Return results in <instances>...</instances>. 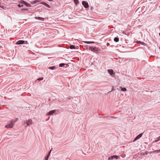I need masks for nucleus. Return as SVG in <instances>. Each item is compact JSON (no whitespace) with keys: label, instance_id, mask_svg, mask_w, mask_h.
Instances as JSON below:
<instances>
[{"label":"nucleus","instance_id":"393cba45","mask_svg":"<svg viewBox=\"0 0 160 160\" xmlns=\"http://www.w3.org/2000/svg\"><path fill=\"white\" fill-rule=\"evenodd\" d=\"M49 157V155H47V156L45 157V160H48Z\"/></svg>","mask_w":160,"mask_h":160},{"label":"nucleus","instance_id":"a211bd4d","mask_svg":"<svg viewBox=\"0 0 160 160\" xmlns=\"http://www.w3.org/2000/svg\"><path fill=\"white\" fill-rule=\"evenodd\" d=\"M69 48L70 49H74L75 48V46L74 45H71L69 46Z\"/></svg>","mask_w":160,"mask_h":160},{"label":"nucleus","instance_id":"412c9836","mask_svg":"<svg viewBox=\"0 0 160 160\" xmlns=\"http://www.w3.org/2000/svg\"><path fill=\"white\" fill-rule=\"evenodd\" d=\"M65 65V64L64 63H60L59 64V66L60 67H62L63 66H64Z\"/></svg>","mask_w":160,"mask_h":160},{"label":"nucleus","instance_id":"2f4dec72","mask_svg":"<svg viewBox=\"0 0 160 160\" xmlns=\"http://www.w3.org/2000/svg\"><path fill=\"white\" fill-rule=\"evenodd\" d=\"M159 48L160 49V47H159Z\"/></svg>","mask_w":160,"mask_h":160},{"label":"nucleus","instance_id":"cd10ccee","mask_svg":"<svg viewBox=\"0 0 160 160\" xmlns=\"http://www.w3.org/2000/svg\"><path fill=\"white\" fill-rule=\"evenodd\" d=\"M23 10H25V11H28V9H27V8H23V9H22V11H23Z\"/></svg>","mask_w":160,"mask_h":160},{"label":"nucleus","instance_id":"bb28decb","mask_svg":"<svg viewBox=\"0 0 160 160\" xmlns=\"http://www.w3.org/2000/svg\"><path fill=\"white\" fill-rule=\"evenodd\" d=\"M26 2H25V1H22V2H21V3H23V4H25V3H26Z\"/></svg>","mask_w":160,"mask_h":160},{"label":"nucleus","instance_id":"0eeeda50","mask_svg":"<svg viewBox=\"0 0 160 160\" xmlns=\"http://www.w3.org/2000/svg\"><path fill=\"white\" fill-rule=\"evenodd\" d=\"M40 4L45 5V6H46V7H47L49 8H51V7L50 5H49L48 4L44 2H41L40 3Z\"/></svg>","mask_w":160,"mask_h":160},{"label":"nucleus","instance_id":"4be33fe9","mask_svg":"<svg viewBox=\"0 0 160 160\" xmlns=\"http://www.w3.org/2000/svg\"><path fill=\"white\" fill-rule=\"evenodd\" d=\"M24 5H25L27 7H30L31 6V5L30 4L27 3V2H26L25 4Z\"/></svg>","mask_w":160,"mask_h":160},{"label":"nucleus","instance_id":"b1692460","mask_svg":"<svg viewBox=\"0 0 160 160\" xmlns=\"http://www.w3.org/2000/svg\"><path fill=\"white\" fill-rule=\"evenodd\" d=\"M127 89L125 88H121V91H125Z\"/></svg>","mask_w":160,"mask_h":160},{"label":"nucleus","instance_id":"5701e85b","mask_svg":"<svg viewBox=\"0 0 160 160\" xmlns=\"http://www.w3.org/2000/svg\"><path fill=\"white\" fill-rule=\"evenodd\" d=\"M153 153H158L160 152V149L158 150H156L153 152Z\"/></svg>","mask_w":160,"mask_h":160},{"label":"nucleus","instance_id":"7ed1b4c3","mask_svg":"<svg viewBox=\"0 0 160 160\" xmlns=\"http://www.w3.org/2000/svg\"><path fill=\"white\" fill-rule=\"evenodd\" d=\"M89 49L92 52H98L99 50V49L96 47L90 46Z\"/></svg>","mask_w":160,"mask_h":160},{"label":"nucleus","instance_id":"dca6fc26","mask_svg":"<svg viewBox=\"0 0 160 160\" xmlns=\"http://www.w3.org/2000/svg\"><path fill=\"white\" fill-rule=\"evenodd\" d=\"M84 43L87 44H91L92 43L94 42H89V41H85L84 42Z\"/></svg>","mask_w":160,"mask_h":160},{"label":"nucleus","instance_id":"f8f14e48","mask_svg":"<svg viewBox=\"0 0 160 160\" xmlns=\"http://www.w3.org/2000/svg\"><path fill=\"white\" fill-rule=\"evenodd\" d=\"M114 158H115L116 159H117L118 158V156H116V155H113V156H112L111 157V159H112Z\"/></svg>","mask_w":160,"mask_h":160},{"label":"nucleus","instance_id":"ddd939ff","mask_svg":"<svg viewBox=\"0 0 160 160\" xmlns=\"http://www.w3.org/2000/svg\"><path fill=\"white\" fill-rule=\"evenodd\" d=\"M119 39L118 37H115L114 39V41L116 42H118Z\"/></svg>","mask_w":160,"mask_h":160},{"label":"nucleus","instance_id":"c756f323","mask_svg":"<svg viewBox=\"0 0 160 160\" xmlns=\"http://www.w3.org/2000/svg\"><path fill=\"white\" fill-rule=\"evenodd\" d=\"M108 44H109V43H107V46H108Z\"/></svg>","mask_w":160,"mask_h":160},{"label":"nucleus","instance_id":"6e6552de","mask_svg":"<svg viewBox=\"0 0 160 160\" xmlns=\"http://www.w3.org/2000/svg\"><path fill=\"white\" fill-rule=\"evenodd\" d=\"M25 41L23 40H19L17 42L16 44L17 45L22 44L24 43Z\"/></svg>","mask_w":160,"mask_h":160},{"label":"nucleus","instance_id":"f257e3e1","mask_svg":"<svg viewBox=\"0 0 160 160\" xmlns=\"http://www.w3.org/2000/svg\"><path fill=\"white\" fill-rule=\"evenodd\" d=\"M15 123V121L13 120H11L8 124L6 125L5 127L7 128H12Z\"/></svg>","mask_w":160,"mask_h":160},{"label":"nucleus","instance_id":"6ab92c4d","mask_svg":"<svg viewBox=\"0 0 160 160\" xmlns=\"http://www.w3.org/2000/svg\"><path fill=\"white\" fill-rule=\"evenodd\" d=\"M43 79V77H41L37 79V80H36V82H37L38 81H41Z\"/></svg>","mask_w":160,"mask_h":160},{"label":"nucleus","instance_id":"7c9ffc66","mask_svg":"<svg viewBox=\"0 0 160 160\" xmlns=\"http://www.w3.org/2000/svg\"><path fill=\"white\" fill-rule=\"evenodd\" d=\"M159 35L160 36V32L159 33Z\"/></svg>","mask_w":160,"mask_h":160},{"label":"nucleus","instance_id":"4468645a","mask_svg":"<svg viewBox=\"0 0 160 160\" xmlns=\"http://www.w3.org/2000/svg\"><path fill=\"white\" fill-rule=\"evenodd\" d=\"M49 68L50 69L53 70L55 69L56 68V67L55 66H53L52 67H49Z\"/></svg>","mask_w":160,"mask_h":160},{"label":"nucleus","instance_id":"1a4fd4ad","mask_svg":"<svg viewBox=\"0 0 160 160\" xmlns=\"http://www.w3.org/2000/svg\"><path fill=\"white\" fill-rule=\"evenodd\" d=\"M108 73L110 75L112 76L113 74V71L112 69H110L108 70Z\"/></svg>","mask_w":160,"mask_h":160},{"label":"nucleus","instance_id":"423d86ee","mask_svg":"<svg viewBox=\"0 0 160 160\" xmlns=\"http://www.w3.org/2000/svg\"><path fill=\"white\" fill-rule=\"evenodd\" d=\"M56 112L55 110H52L50 111H49V112H48L47 115H52L54 113Z\"/></svg>","mask_w":160,"mask_h":160},{"label":"nucleus","instance_id":"f03ea898","mask_svg":"<svg viewBox=\"0 0 160 160\" xmlns=\"http://www.w3.org/2000/svg\"><path fill=\"white\" fill-rule=\"evenodd\" d=\"M26 124V125L25 126V127L28 126H29L30 125L32 124V121L31 119L28 120L24 121V125H25Z\"/></svg>","mask_w":160,"mask_h":160},{"label":"nucleus","instance_id":"c85d7f7f","mask_svg":"<svg viewBox=\"0 0 160 160\" xmlns=\"http://www.w3.org/2000/svg\"><path fill=\"white\" fill-rule=\"evenodd\" d=\"M51 152V150L50 151L49 153L47 155H49H49L50 154Z\"/></svg>","mask_w":160,"mask_h":160},{"label":"nucleus","instance_id":"f3484780","mask_svg":"<svg viewBox=\"0 0 160 160\" xmlns=\"http://www.w3.org/2000/svg\"><path fill=\"white\" fill-rule=\"evenodd\" d=\"M74 2L76 5H78L79 3L78 0H74Z\"/></svg>","mask_w":160,"mask_h":160},{"label":"nucleus","instance_id":"2eb2a0df","mask_svg":"<svg viewBox=\"0 0 160 160\" xmlns=\"http://www.w3.org/2000/svg\"><path fill=\"white\" fill-rule=\"evenodd\" d=\"M159 140H160V137L156 138L155 140V142H157Z\"/></svg>","mask_w":160,"mask_h":160},{"label":"nucleus","instance_id":"9b49d317","mask_svg":"<svg viewBox=\"0 0 160 160\" xmlns=\"http://www.w3.org/2000/svg\"><path fill=\"white\" fill-rule=\"evenodd\" d=\"M35 18L37 19H38L41 21H44V18L40 17H35Z\"/></svg>","mask_w":160,"mask_h":160},{"label":"nucleus","instance_id":"20e7f679","mask_svg":"<svg viewBox=\"0 0 160 160\" xmlns=\"http://www.w3.org/2000/svg\"><path fill=\"white\" fill-rule=\"evenodd\" d=\"M82 4L85 8H87L89 7L88 3L85 1H83L82 2Z\"/></svg>","mask_w":160,"mask_h":160},{"label":"nucleus","instance_id":"9d476101","mask_svg":"<svg viewBox=\"0 0 160 160\" xmlns=\"http://www.w3.org/2000/svg\"><path fill=\"white\" fill-rule=\"evenodd\" d=\"M40 1V0H35L34 1H32L31 2V3L32 4H35L37 2H39Z\"/></svg>","mask_w":160,"mask_h":160},{"label":"nucleus","instance_id":"aec40b11","mask_svg":"<svg viewBox=\"0 0 160 160\" xmlns=\"http://www.w3.org/2000/svg\"><path fill=\"white\" fill-rule=\"evenodd\" d=\"M138 42L139 43L141 44H142L143 45H146V44L145 43H144V42H142L140 41H139Z\"/></svg>","mask_w":160,"mask_h":160},{"label":"nucleus","instance_id":"a878e982","mask_svg":"<svg viewBox=\"0 0 160 160\" xmlns=\"http://www.w3.org/2000/svg\"><path fill=\"white\" fill-rule=\"evenodd\" d=\"M23 5H21L20 4L18 5V6L19 7H23Z\"/></svg>","mask_w":160,"mask_h":160},{"label":"nucleus","instance_id":"39448f33","mask_svg":"<svg viewBox=\"0 0 160 160\" xmlns=\"http://www.w3.org/2000/svg\"><path fill=\"white\" fill-rule=\"evenodd\" d=\"M142 133H140L134 139L133 142L135 141L140 138L142 136Z\"/></svg>","mask_w":160,"mask_h":160}]
</instances>
